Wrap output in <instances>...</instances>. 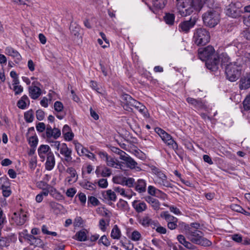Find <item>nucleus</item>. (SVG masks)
Instances as JSON below:
<instances>
[{
    "mask_svg": "<svg viewBox=\"0 0 250 250\" xmlns=\"http://www.w3.org/2000/svg\"><path fill=\"white\" fill-rule=\"evenodd\" d=\"M179 225L184 226L186 230L187 237L192 243L204 247H208L212 245L210 241L204 237V234L201 231L192 229L188 225L183 222L179 223Z\"/></svg>",
    "mask_w": 250,
    "mask_h": 250,
    "instance_id": "obj_1",
    "label": "nucleus"
},
{
    "mask_svg": "<svg viewBox=\"0 0 250 250\" xmlns=\"http://www.w3.org/2000/svg\"><path fill=\"white\" fill-rule=\"evenodd\" d=\"M209 32L205 28H197L194 30L193 42L198 46L205 45L210 41Z\"/></svg>",
    "mask_w": 250,
    "mask_h": 250,
    "instance_id": "obj_2",
    "label": "nucleus"
},
{
    "mask_svg": "<svg viewBox=\"0 0 250 250\" xmlns=\"http://www.w3.org/2000/svg\"><path fill=\"white\" fill-rule=\"evenodd\" d=\"M241 66L236 62H230L225 67V73L227 79L230 82L236 81L241 75Z\"/></svg>",
    "mask_w": 250,
    "mask_h": 250,
    "instance_id": "obj_3",
    "label": "nucleus"
},
{
    "mask_svg": "<svg viewBox=\"0 0 250 250\" xmlns=\"http://www.w3.org/2000/svg\"><path fill=\"white\" fill-rule=\"evenodd\" d=\"M204 24L208 27H213L216 26L220 21L219 13L214 10H210L205 13L202 16Z\"/></svg>",
    "mask_w": 250,
    "mask_h": 250,
    "instance_id": "obj_4",
    "label": "nucleus"
},
{
    "mask_svg": "<svg viewBox=\"0 0 250 250\" xmlns=\"http://www.w3.org/2000/svg\"><path fill=\"white\" fill-rule=\"evenodd\" d=\"M152 172L156 175L155 183L167 188L173 187V185L167 180V176L162 171L154 167L152 168Z\"/></svg>",
    "mask_w": 250,
    "mask_h": 250,
    "instance_id": "obj_5",
    "label": "nucleus"
},
{
    "mask_svg": "<svg viewBox=\"0 0 250 250\" xmlns=\"http://www.w3.org/2000/svg\"><path fill=\"white\" fill-rule=\"evenodd\" d=\"M123 99L125 101L127 105L133 106L144 115L147 117V111L146 106L141 103L133 99L130 95L125 94L123 96Z\"/></svg>",
    "mask_w": 250,
    "mask_h": 250,
    "instance_id": "obj_6",
    "label": "nucleus"
},
{
    "mask_svg": "<svg viewBox=\"0 0 250 250\" xmlns=\"http://www.w3.org/2000/svg\"><path fill=\"white\" fill-rule=\"evenodd\" d=\"M177 10L182 17H187L193 12L189 0H176Z\"/></svg>",
    "mask_w": 250,
    "mask_h": 250,
    "instance_id": "obj_7",
    "label": "nucleus"
},
{
    "mask_svg": "<svg viewBox=\"0 0 250 250\" xmlns=\"http://www.w3.org/2000/svg\"><path fill=\"white\" fill-rule=\"evenodd\" d=\"M155 131L159 135L163 142L167 146L172 148L174 150L178 149V144L172 139L170 134H168L165 130L159 127L155 128Z\"/></svg>",
    "mask_w": 250,
    "mask_h": 250,
    "instance_id": "obj_8",
    "label": "nucleus"
},
{
    "mask_svg": "<svg viewBox=\"0 0 250 250\" xmlns=\"http://www.w3.org/2000/svg\"><path fill=\"white\" fill-rule=\"evenodd\" d=\"M198 18L196 16H192L189 20L181 22L178 25V30L183 33H188L190 29L194 27L197 22Z\"/></svg>",
    "mask_w": 250,
    "mask_h": 250,
    "instance_id": "obj_9",
    "label": "nucleus"
},
{
    "mask_svg": "<svg viewBox=\"0 0 250 250\" xmlns=\"http://www.w3.org/2000/svg\"><path fill=\"white\" fill-rule=\"evenodd\" d=\"M198 52L199 58L202 61H205L206 62L217 55L215 53L213 47L210 45L199 48Z\"/></svg>",
    "mask_w": 250,
    "mask_h": 250,
    "instance_id": "obj_10",
    "label": "nucleus"
},
{
    "mask_svg": "<svg viewBox=\"0 0 250 250\" xmlns=\"http://www.w3.org/2000/svg\"><path fill=\"white\" fill-rule=\"evenodd\" d=\"M240 2L231 3L227 8L226 14L234 18L240 16L242 13L240 9Z\"/></svg>",
    "mask_w": 250,
    "mask_h": 250,
    "instance_id": "obj_11",
    "label": "nucleus"
},
{
    "mask_svg": "<svg viewBox=\"0 0 250 250\" xmlns=\"http://www.w3.org/2000/svg\"><path fill=\"white\" fill-rule=\"evenodd\" d=\"M12 219L17 225L21 226L23 225L27 220L26 212L22 210L15 212Z\"/></svg>",
    "mask_w": 250,
    "mask_h": 250,
    "instance_id": "obj_12",
    "label": "nucleus"
},
{
    "mask_svg": "<svg viewBox=\"0 0 250 250\" xmlns=\"http://www.w3.org/2000/svg\"><path fill=\"white\" fill-rule=\"evenodd\" d=\"M220 65V57L218 55L209 59L206 62L208 69L212 71H216L219 68Z\"/></svg>",
    "mask_w": 250,
    "mask_h": 250,
    "instance_id": "obj_13",
    "label": "nucleus"
},
{
    "mask_svg": "<svg viewBox=\"0 0 250 250\" xmlns=\"http://www.w3.org/2000/svg\"><path fill=\"white\" fill-rule=\"evenodd\" d=\"M61 135V130L59 128L56 127L52 128L49 125H46L45 135L47 138L50 139L53 138L54 139H57Z\"/></svg>",
    "mask_w": 250,
    "mask_h": 250,
    "instance_id": "obj_14",
    "label": "nucleus"
},
{
    "mask_svg": "<svg viewBox=\"0 0 250 250\" xmlns=\"http://www.w3.org/2000/svg\"><path fill=\"white\" fill-rule=\"evenodd\" d=\"M137 221L144 228H146L150 226L154 225V221L151 219L148 214H145L143 216L137 217Z\"/></svg>",
    "mask_w": 250,
    "mask_h": 250,
    "instance_id": "obj_15",
    "label": "nucleus"
},
{
    "mask_svg": "<svg viewBox=\"0 0 250 250\" xmlns=\"http://www.w3.org/2000/svg\"><path fill=\"white\" fill-rule=\"evenodd\" d=\"M38 152L41 161L43 162L45 158L48 156L50 152H52L49 146L46 145H41L38 149Z\"/></svg>",
    "mask_w": 250,
    "mask_h": 250,
    "instance_id": "obj_16",
    "label": "nucleus"
},
{
    "mask_svg": "<svg viewBox=\"0 0 250 250\" xmlns=\"http://www.w3.org/2000/svg\"><path fill=\"white\" fill-rule=\"evenodd\" d=\"M132 206L136 212L138 213L146 211L147 208L146 204L140 200H134L132 203Z\"/></svg>",
    "mask_w": 250,
    "mask_h": 250,
    "instance_id": "obj_17",
    "label": "nucleus"
},
{
    "mask_svg": "<svg viewBox=\"0 0 250 250\" xmlns=\"http://www.w3.org/2000/svg\"><path fill=\"white\" fill-rule=\"evenodd\" d=\"M5 53L7 55L14 58L15 59V62L16 63L19 62L21 60V56L20 54L11 47H7L5 48Z\"/></svg>",
    "mask_w": 250,
    "mask_h": 250,
    "instance_id": "obj_18",
    "label": "nucleus"
},
{
    "mask_svg": "<svg viewBox=\"0 0 250 250\" xmlns=\"http://www.w3.org/2000/svg\"><path fill=\"white\" fill-rule=\"evenodd\" d=\"M121 160L125 161V163L122 162L121 164H125L127 167L130 169H134L137 167V163L128 155L122 156Z\"/></svg>",
    "mask_w": 250,
    "mask_h": 250,
    "instance_id": "obj_19",
    "label": "nucleus"
},
{
    "mask_svg": "<svg viewBox=\"0 0 250 250\" xmlns=\"http://www.w3.org/2000/svg\"><path fill=\"white\" fill-rule=\"evenodd\" d=\"M55 165V156L53 152H50L46 157V161L45 164V169L47 170H51Z\"/></svg>",
    "mask_w": 250,
    "mask_h": 250,
    "instance_id": "obj_20",
    "label": "nucleus"
},
{
    "mask_svg": "<svg viewBox=\"0 0 250 250\" xmlns=\"http://www.w3.org/2000/svg\"><path fill=\"white\" fill-rule=\"evenodd\" d=\"M135 189L140 193L145 192L146 189V183L145 180L139 179L135 183Z\"/></svg>",
    "mask_w": 250,
    "mask_h": 250,
    "instance_id": "obj_21",
    "label": "nucleus"
},
{
    "mask_svg": "<svg viewBox=\"0 0 250 250\" xmlns=\"http://www.w3.org/2000/svg\"><path fill=\"white\" fill-rule=\"evenodd\" d=\"M145 201L149 204L153 209L158 210L160 208V203L156 199L150 196H146L145 198Z\"/></svg>",
    "mask_w": 250,
    "mask_h": 250,
    "instance_id": "obj_22",
    "label": "nucleus"
},
{
    "mask_svg": "<svg viewBox=\"0 0 250 250\" xmlns=\"http://www.w3.org/2000/svg\"><path fill=\"white\" fill-rule=\"evenodd\" d=\"M239 83V87L241 90H246L250 88V81L247 75L241 78Z\"/></svg>",
    "mask_w": 250,
    "mask_h": 250,
    "instance_id": "obj_23",
    "label": "nucleus"
},
{
    "mask_svg": "<svg viewBox=\"0 0 250 250\" xmlns=\"http://www.w3.org/2000/svg\"><path fill=\"white\" fill-rule=\"evenodd\" d=\"M29 92L30 97L35 100L38 98L41 95V89L36 86H30Z\"/></svg>",
    "mask_w": 250,
    "mask_h": 250,
    "instance_id": "obj_24",
    "label": "nucleus"
},
{
    "mask_svg": "<svg viewBox=\"0 0 250 250\" xmlns=\"http://www.w3.org/2000/svg\"><path fill=\"white\" fill-rule=\"evenodd\" d=\"M193 11H199L202 8L205 1L204 0H189Z\"/></svg>",
    "mask_w": 250,
    "mask_h": 250,
    "instance_id": "obj_25",
    "label": "nucleus"
},
{
    "mask_svg": "<svg viewBox=\"0 0 250 250\" xmlns=\"http://www.w3.org/2000/svg\"><path fill=\"white\" fill-rule=\"evenodd\" d=\"M106 165L111 167H115L116 168H120L122 169L123 165L122 164H119L118 163L117 160L115 159L114 158L108 156V158L106 160Z\"/></svg>",
    "mask_w": 250,
    "mask_h": 250,
    "instance_id": "obj_26",
    "label": "nucleus"
},
{
    "mask_svg": "<svg viewBox=\"0 0 250 250\" xmlns=\"http://www.w3.org/2000/svg\"><path fill=\"white\" fill-rule=\"evenodd\" d=\"M26 239L28 243L31 245L38 246L42 244V240L37 237H35L32 234H27L26 235Z\"/></svg>",
    "mask_w": 250,
    "mask_h": 250,
    "instance_id": "obj_27",
    "label": "nucleus"
},
{
    "mask_svg": "<svg viewBox=\"0 0 250 250\" xmlns=\"http://www.w3.org/2000/svg\"><path fill=\"white\" fill-rule=\"evenodd\" d=\"M160 217L165 219L167 223L169 222H178V219L176 217L170 214L167 211L161 212Z\"/></svg>",
    "mask_w": 250,
    "mask_h": 250,
    "instance_id": "obj_28",
    "label": "nucleus"
},
{
    "mask_svg": "<svg viewBox=\"0 0 250 250\" xmlns=\"http://www.w3.org/2000/svg\"><path fill=\"white\" fill-rule=\"evenodd\" d=\"M29 104L30 101L28 97L24 95L18 102L17 106L19 108L24 109L26 107L27 104L29 105Z\"/></svg>",
    "mask_w": 250,
    "mask_h": 250,
    "instance_id": "obj_29",
    "label": "nucleus"
},
{
    "mask_svg": "<svg viewBox=\"0 0 250 250\" xmlns=\"http://www.w3.org/2000/svg\"><path fill=\"white\" fill-rule=\"evenodd\" d=\"M103 196L104 199L111 201H115L117 197L114 191L111 189L107 190L103 193Z\"/></svg>",
    "mask_w": 250,
    "mask_h": 250,
    "instance_id": "obj_30",
    "label": "nucleus"
},
{
    "mask_svg": "<svg viewBox=\"0 0 250 250\" xmlns=\"http://www.w3.org/2000/svg\"><path fill=\"white\" fill-rule=\"evenodd\" d=\"M24 119L26 123H32L34 119V112L32 109L26 111L24 114Z\"/></svg>",
    "mask_w": 250,
    "mask_h": 250,
    "instance_id": "obj_31",
    "label": "nucleus"
},
{
    "mask_svg": "<svg viewBox=\"0 0 250 250\" xmlns=\"http://www.w3.org/2000/svg\"><path fill=\"white\" fill-rule=\"evenodd\" d=\"M121 232L117 225H115L111 232V237L114 239H119L121 237Z\"/></svg>",
    "mask_w": 250,
    "mask_h": 250,
    "instance_id": "obj_32",
    "label": "nucleus"
},
{
    "mask_svg": "<svg viewBox=\"0 0 250 250\" xmlns=\"http://www.w3.org/2000/svg\"><path fill=\"white\" fill-rule=\"evenodd\" d=\"M187 102L196 107H201L203 106V103L200 100H197L192 98L188 97L187 98Z\"/></svg>",
    "mask_w": 250,
    "mask_h": 250,
    "instance_id": "obj_33",
    "label": "nucleus"
},
{
    "mask_svg": "<svg viewBox=\"0 0 250 250\" xmlns=\"http://www.w3.org/2000/svg\"><path fill=\"white\" fill-rule=\"evenodd\" d=\"M164 19L167 24L172 25L175 21V15L173 14L167 13L164 16Z\"/></svg>",
    "mask_w": 250,
    "mask_h": 250,
    "instance_id": "obj_34",
    "label": "nucleus"
},
{
    "mask_svg": "<svg viewBox=\"0 0 250 250\" xmlns=\"http://www.w3.org/2000/svg\"><path fill=\"white\" fill-rule=\"evenodd\" d=\"M76 239L79 241H85L87 240L86 233L83 230H80L75 234Z\"/></svg>",
    "mask_w": 250,
    "mask_h": 250,
    "instance_id": "obj_35",
    "label": "nucleus"
},
{
    "mask_svg": "<svg viewBox=\"0 0 250 250\" xmlns=\"http://www.w3.org/2000/svg\"><path fill=\"white\" fill-rule=\"evenodd\" d=\"M28 142L30 146L32 147H36L38 142V139L36 135L27 136Z\"/></svg>",
    "mask_w": 250,
    "mask_h": 250,
    "instance_id": "obj_36",
    "label": "nucleus"
},
{
    "mask_svg": "<svg viewBox=\"0 0 250 250\" xmlns=\"http://www.w3.org/2000/svg\"><path fill=\"white\" fill-rule=\"evenodd\" d=\"M60 153L64 156L69 153H72V150L67 147L66 144L63 143L61 145Z\"/></svg>",
    "mask_w": 250,
    "mask_h": 250,
    "instance_id": "obj_37",
    "label": "nucleus"
},
{
    "mask_svg": "<svg viewBox=\"0 0 250 250\" xmlns=\"http://www.w3.org/2000/svg\"><path fill=\"white\" fill-rule=\"evenodd\" d=\"M130 238L133 241H138L142 239V235L138 230H134L131 234Z\"/></svg>",
    "mask_w": 250,
    "mask_h": 250,
    "instance_id": "obj_38",
    "label": "nucleus"
},
{
    "mask_svg": "<svg viewBox=\"0 0 250 250\" xmlns=\"http://www.w3.org/2000/svg\"><path fill=\"white\" fill-rule=\"evenodd\" d=\"M153 6L158 9H162L164 7L166 3V0H153Z\"/></svg>",
    "mask_w": 250,
    "mask_h": 250,
    "instance_id": "obj_39",
    "label": "nucleus"
},
{
    "mask_svg": "<svg viewBox=\"0 0 250 250\" xmlns=\"http://www.w3.org/2000/svg\"><path fill=\"white\" fill-rule=\"evenodd\" d=\"M114 190L116 192L120 194L121 195L124 197H126L129 199L132 197V195L128 194L127 191H125V190L123 188H122L120 187H115Z\"/></svg>",
    "mask_w": 250,
    "mask_h": 250,
    "instance_id": "obj_40",
    "label": "nucleus"
},
{
    "mask_svg": "<svg viewBox=\"0 0 250 250\" xmlns=\"http://www.w3.org/2000/svg\"><path fill=\"white\" fill-rule=\"evenodd\" d=\"M125 178L126 177H123V176H116L114 177L113 178L112 180H113V182L114 183L124 185Z\"/></svg>",
    "mask_w": 250,
    "mask_h": 250,
    "instance_id": "obj_41",
    "label": "nucleus"
},
{
    "mask_svg": "<svg viewBox=\"0 0 250 250\" xmlns=\"http://www.w3.org/2000/svg\"><path fill=\"white\" fill-rule=\"evenodd\" d=\"M54 108L55 111L59 113L62 111L63 109V105L62 102L60 101H56L54 103Z\"/></svg>",
    "mask_w": 250,
    "mask_h": 250,
    "instance_id": "obj_42",
    "label": "nucleus"
},
{
    "mask_svg": "<svg viewBox=\"0 0 250 250\" xmlns=\"http://www.w3.org/2000/svg\"><path fill=\"white\" fill-rule=\"evenodd\" d=\"M135 180L133 178H125L124 185L132 188L135 187Z\"/></svg>",
    "mask_w": 250,
    "mask_h": 250,
    "instance_id": "obj_43",
    "label": "nucleus"
},
{
    "mask_svg": "<svg viewBox=\"0 0 250 250\" xmlns=\"http://www.w3.org/2000/svg\"><path fill=\"white\" fill-rule=\"evenodd\" d=\"M96 184L87 181L83 185V188L87 190H94L96 189Z\"/></svg>",
    "mask_w": 250,
    "mask_h": 250,
    "instance_id": "obj_44",
    "label": "nucleus"
},
{
    "mask_svg": "<svg viewBox=\"0 0 250 250\" xmlns=\"http://www.w3.org/2000/svg\"><path fill=\"white\" fill-rule=\"evenodd\" d=\"M111 175V170L107 167H104L101 171V175L103 177H109Z\"/></svg>",
    "mask_w": 250,
    "mask_h": 250,
    "instance_id": "obj_45",
    "label": "nucleus"
},
{
    "mask_svg": "<svg viewBox=\"0 0 250 250\" xmlns=\"http://www.w3.org/2000/svg\"><path fill=\"white\" fill-rule=\"evenodd\" d=\"M42 191L48 192L50 195H53L56 192V189L51 185L42 189Z\"/></svg>",
    "mask_w": 250,
    "mask_h": 250,
    "instance_id": "obj_46",
    "label": "nucleus"
},
{
    "mask_svg": "<svg viewBox=\"0 0 250 250\" xmlns=\"http://www.w3.org/2000/svg\"><path fill=\"white\" fill-rule=\"evenodd\" d=\"M97 183L99 187L103 188H105L108 186V182L106 179H101L98 181Z\"/></svg>",
    "mask_w": 250,
    "mask_h": 250,
    "instance_id": "obj_47",
    "label": "nucleus"
},
{
    "mask_svg": "<svg viewBox=\"0 0 250 250\" xmlns=\"http://www.w3.org/2000/svg\"><path fill=\"white\" fill-rule=\"evenodd\" d=\"M37 130L39 132H42L46 129V126L42 122H40L36 125Z\"/></svg>",
    "mask_w": 250,
    "mask_h": 250,
    "instance_id": "obj_48",
    "label": "nucleus"
},
{
    "mask_svg": "<svg viewBox=\"0 0 250 250\" xmlns=\"http://www.w3.org/2000/svg\"><path fill=\"white\" fill-rule=\"evenodd\" d=\"M44 112L42 109H38L36 111V116L37 119L39 121H42L44 118Z\"/></svg>",
    "mask_w": 250,
    "mask_h": 250,
    "instance_id": "obj_49",
    "label": "nucleus"
},
{
    "mask_svg": "<svg viewBox=\"0 0 250 250\" xmlns=\"http://www.w3.org/2000/svg\"><path fill=\"white\" fill-rule=\"evenodd\" d=\"M99 243H102L105 246H108L110 245V242L107 239V237L105 235L102 236L100 240H99Z\"/></svg>",
    "mask_w": 250,
    "mask_h": 250,
    "instance_id": "obj_50",
    "label": "nucleus"
},
{
    "mask_svg": "<svg viewBox=\"0 0 250 250\" xmlns=\"http://www.w3.org/2000/svg\"><path fill=\"white\" fill-rule=\"evenodd\" d=\"M66 172L70 175V177H73V178H75V177H76V178H75V181H77V175L76 174V171L74 168L68 167L66 170Z\"/></svg>",
    "mask_w": 250,
    "mask_h": 250,
    "instance_id": "obj_51",
    "label": "nucleus"
},
{
    "mask_svg": "<svg viewBox=\"0 0 250 250\" xmlns=\"http://www.w3.org/2000/svg\"><path fill=\"white\" fill-rule=\"evenodd\" d=\"M88 203H90L94 206H96L99 205L100 202L96 197L90 196L88 198Z\"/></svg>",
    "mask_w": 250,
    "mask_h": 250,
    "instance_id": "obj_52",
    "label": "nucleus"
},
{
    "mask_svg": "<svg viewBox=\"0 0 250 250\" xmlns=\"http://www.w3.org/2000/svg\"><path fill=\"white\" fill-rule=\"evenodd\" d=\"M230 208L232 210L240 213L241 212V211H242V210H243V208H242L240 206L235 204H231L230 206Z\"/></svg>",
    "mask_w": 250,
    "mask_h": 250,
    "instance_id": "obj_53",
    "label": "nucleus"
},
{
    "mask_svg": "<svg viewBox=\"0 0 250 250\" xmlns=\"http://www.w3.org/2000/svg\"><path fill=\"white\" fill-rule=\"evenodd\" d=\"M2 189V194L5 197H9L11 194V190L9 188H6L5 186H2L1 188Z\"/></svg>",
    "mask_w": 250,
    "mask_h": 250,
    "instance_id": "obj_54",
    "label": "nucleus"
},
{
    "mask_svg": "<svg viewBox=\"0 0 250 250\" xmlns=\"http://www.w3.org/2000/svg\"><path fill=\"white\" fill-rule=\"evenodd\" d=\"M74 144L75 145V149L77 152V153L81 156V151L83 149V146L80 144L79 143L77 142L76 141H74Z\"/></svg>",
    "mask_w": 250,
    "mask_h": 250,
    "instance_id": "obj_55",
    "label": "nucleus"
},
{
    "mask_svg": "<svg viewBox=\"0 0 250 250\" xmlns=\"http://www.w3.org/2000/svg\"><path fill=\"white\" fill-rule=\"evenodd\" d=\"M166 207H169V210L171 212H173L176 215H180L181 214V212L180 209L173 206H168V205H165Z\"/></svg>",
    "mask_w": 250,
    "mask_h": 250,
    "instance_id": "obj_56",
    "label": "nucleus"
},
{
    "mask_svg": "<svg viewBox=\"0 0 250 250\" xmlns=\"http://www.w3.org/2000/svg\"><path fill=\"white\" fill-rule=\"evenodd\" d=\"M79 27H77V26H74V25H71L70 26V30L72 34H74L76 36L79 35Z\"/></svg>",
    "mask_w": 250,
    "mask_h": 250,
    "instance_id": "obj_57",
    "label": "nucleus"
},
{
    "mask_svg": "<svg viewBox=\"0 0 250 250\" xmlns=\"http://www.w3.org/2000/svg\"><path fill=\"white\" fill-rule=\"evenodd\" d=\"M13 89L15 95L20 94L23 92V87L20 85L14 86Z\"/></svg>",
    "mask_w": 250,
    "mask_h": 250,
    "instance_id": "obj_58",
    "label": "nucleus"
},
{
    "mask_svg": "<svg viewBox=\"0 0 250 250\" xmlns=\"http://www.w3.org/2000/svg\"><path fill=\"white\" fill-rule=\"evenodd\" d=\"M157 189V188L152 186H149L147 189L148 193L151 196H154L156 195Z\"/></svg>",
    "mask_w": 250,
    "mask_h": 250,
    "instance_id": "obj_59",
    "label": "nucleus"
},
{
    "mask_svg": "<svg viewBox=\"0 0 250 250\" xmlns=\"http://www.w3.org/2000/svg\"><path fill=\"white\" fill-rule=\"evenodd\" d=\"M122 246L126 250H132L134 248V245L130 242L123 243Z\"/></svg>",
    "mask_w": 250,
    "mask_h": 250,
    "instance_id": "obj_60",
    "label": "nucleus"
},
{
    "mask_svg": "<svg viewBox=\"0 0 250 250\" xmlns=\"http://www.w3.org/2000/svg\"><path fill=\"white\" fill-rule=\"evenodd\" d=\"M232 239L236 242L241 243L242 241V237L241 235L235 234L232 235Z\"/></svg>",
    "mask_w": 250,
    "mask_h": 250,
    "instance_id": "obj_61",
    "label": "nucleus"
},
{
    "mask_svg": "<svg viewBox=\"0 0 250 250\" xmlns=\"http://www.w3.org/2000/svg\"><path fill=\"white\" fill-rule=\"evenodd\" d=\"M242 37H244L247 40L250 41V31L249 30H246L243 31L241 34Z\"/></svg>",
    "mask_w": 250,
    "mask_h": 250,
    "instance_id": "obj_62",
    "label": "nucleus"
},
{
    "mask_svg": "<svg viewBox=\"0 0 250 250\" xmlns=\"http://www.w3.org/2000/svg\"><path fill=\"white\" fill-rule=\"evenodd\" d=\"M64 139L68 141H71L74 137V134L71 130L63 135Z\"/></svg>",
    "mask_w": 250,
    "mask_h": 250,
    "instance_id": "obj_63",
    "label": "nucleus"
},
{
    "mask_svg": "<svg viewBox=\"0 0 250 250\" xmlns=\"http://www.w3.org/2000/svg\"><path fill=\"white\" fill-rule=\"evenodd\" d=\"M30 167L31 168H35L37 165V158L36 157H32L30 160Z\"/></svg>",
    "mask_w": 250,
    "mask_h": 250,
    "instance_id": "obj_64",
    "label": "nucleus"
}]
</instances>
